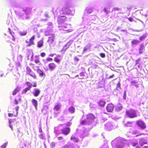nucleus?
<instances>
[{"instance_id": "obj_6", "label": "nucleus", "mask_w": 148, "mask_h": 148, "mask_svg": "<svg viewBox=\"0 0 148 148\" xmlns=\"http://www.w3.org/2000/svg\"><path fill=\"white\" fill-rule=\"evenodd\" d=\"M31 11V10L29 8H27L26 9H24L22 11L23 13L24 14H21L20 15V16L22 17L23 19H27V15L29 14Z\"/></svg>"}, {"instance_id": "obj_12", "label": "nucleus", "mask_w": 148, "mask_h": 148, "mask_svg": "<svg viewBox=\"0 0 148 148\" xmlns=\"http://www.w3.org/2000/svg\"><path fill=\"white\" fill-rule=\"evenodd\" d=\"M61 131L63 134L66 135H68L70 132V129L69 127H66L62 129Z\"/></svg>"}, {"instance_id": "obj_20", "label": "nucleus", "mask_w": 148, "mask_h": 148, "mask_svg": "<svg viewBox=\"0 0 148 148\" xmlns=\"http://www.w3.org/2000/svg\"><path fill=\"white\" fill-rule=\"evenodd\" d=\"M40 92V90L39 89L37 88H34L33 92V95L34 96L37 97L39 95Z\"/></svg>"}, {"instance_id": "obj_38", "label": "nucleus", "mask_w": 148, "mask_h": 148, "mask_svg": "<svg viewBox=\"0 0 148 148\" xmlns=\"http://www.w3.org/2000/svg\"><path fill=\"white\" fill-rule=\"evenodd\" d=\"M105 103V102L103 101H100L99 103V105L101 106H103Z\"/></svg>"}, {"instance_id": "obj_51", "label": "nucleus", "mask_w": 148, "mask_h": 148, "mask_svg": "<svg viewBox=\"0 0 148 148\" xmlns=\"http://www.w3.org/2000/svg\"><path fill=\"white\" fill-rule=\"evenodd\" d=\"M103 11L105 13L108 14V11L107 10L106 8H105L103 9Z\"/></svg>"}, {"instance_id": "obj_52", "label": "nucleus", "mask_w": 148, "mask_h": 148, "mask_svg": "<svg viewBox=\"0 0 148 148\" xmlns=\"http://www.w3.org/2000/svg\"><path fill=\"white\" fill-rule=\"evenodd\" d=\"M56 143L54 142H52L51 145V147H54L55 146Z\"/></svg>"}, {"instance_id": "obj_23", "label": "nucleus", "mask_w": 148, "mask_h": 148, "mask_svg": "<svg viewBox=\"0 0 148 148\" xmlns=\"http://www.w3.org/2000/svg\"><path fill=\"white\" fill-rule=\"evenodd\" d=\"M139 143L142 146L143 145L147 143V141L144 138H141L140 140Z\"/></svg>"}, {"instance_id": "obj_49", "label": "nucleus", "mask_w": 148, "mask_h": 148, "mask_svg": "<svg viewBox=\"0 0 148 148\" xmlns=\"http://www.w3.org/2000/svg\"><path fill=\"white\" fill-rule=\"evenodd\" d=\"M16 120V119H10L9 121V123H11L12 122H14Z\"/></svg>"}, {"instance_id": "obj_29", "label": "nucleus", "mask_w": 148, "mask_h": 148, "mask_svg": "<svg viewBox=\"0 0 148 148\" xmlns=\"http://www.w3.org/2000/svg\"><path fill=\"white\" fill-rule=\"evenodd\" d=\"M20 88L19 87H17L16 88L13 92V95H15L17 92L20 90Z\"/></svg>"}, {"instance_id": "obj_13", "label": "nucleus", "mask_w": 148, "mask_h": 148, "mask_svg": "<svg viewBox=\"0 0 148 148\" xmlns=\"http://www.w3.org/2000/svg\"><path fill=\"white\" fill-rule=\"evenodd\" d=\"M138 125L142 129H144L146 128V126L144 122L143 121L140 120L137 122Z\"/></svg>"}, {"instance_id": "obj_18", "label": "nucleus", "mask_w": 148, "mask_h": 148, "mask_svg": "<svg viewBox=\"0 0 148 148\" xmlns=\"http://www.w3.org/2000/svg\"><path fill=\"white\" fill-rule=\"evenodd\" d=\"M114 107V105L112 104H109L106 107L107 110L109 112H111L113 110Z\"/></svg>"}, {"instance_id": "obj_26", "label": "nucleus", "mask_w": 148, "mask_h": 148, "mask_svg": "<svg viewBox=\"0 0 148 148\" xmlns=\"http://www.w3.org/2000/svg\"><path fill=\"white\" fill-rule=\"evenodd\" d=\"M43 45V41L42 40L38 41L37 42V46L39 48L42 47Z\"/></svg>"}, {"instance_id": "obj_5", "label": "nucleus", "mask_w": 148, "mask_h": 148, "mask_svg": "<svg viewBox=\"0 0 148 148\" xmlns=\"http://www.w3.org/2000/svg\"><path fill=\"white\" fill-rule=\"evenodd\" d=\"M60 30H63L64 33L71 32L73 31L72 26L70 24H64L61 26H59Z\"/></svg>"}, {"instance_id": "obj_46", "label": "nucleus", "mask_w": 148, "mask_h": 148, "mask_svg": "<svg viewBox=\"0 0 148 148\" xmlns=\"http://www.w3.org/2000/svg\"><path fill=\"white\" fill-rule=\"evenodd\" d=\"M7 145V143H6L4 144L3 145L1 146V148H5Z\"/></svg>"}, {"instance_id": "obj_27", "label": "nucleus", "mask_w": 148, "mask_h": 148, "mask_svg": "<svg viewBox=\"0 0 148 148\" xmlns=\"http://www.w3.org/2000/svg\"><path fill=\"white\" fill-rule=\"evenodd\" d=\"M132 122L128 121L124 124V126L126 127H130L132 126Z\"/></svg>"}, {"instance_id": "obj_16", "label": "nucleus", "mask_w": 148, "mask_h": 148, "mask_svg": "<svg viewBox=\"0 0 148 148\" xmlns=\"http://www.w3.org/2000/svg\"><path fill=\"white\" fill-rule=\"evenodd\" d=\"M93 9L92 8H90L86 9L85 11L84 14V16H86V15L88 16V14H90L93 12Z\"/></svg>"}, {"instance_id": "obj_39", "label": "nucleus", "mask_w": 148, "mask_h": 148, "mask_svg": "<svg viewBox=\"0 0 148 148\" xmlns=\"http://www.w3.org/2000/svg\"><path fill=\"white\" fill-rule=\"evenodd\" d=\"M116 89L117 90H119L121 89V84H120V82L119 81L117 85Z\"/></svg>"}, {"instance_id": "obj_25", "label": "nucleus", "mask_w": 148, "mask_h": 148, "mask_svg": "<svg viewBox=\"0 0 148 148\" xmlns=\"http://www.w3.org/2000/svg\"><path fill=\"white\" fill-rule=\"evenodd\" d=\"M54 133L56 135V136H57L59 134H60L61 133L59 131L58 127H55Z\"/></svg>"}, {"instance_id": "obj_50", "label": "nucleus", "mask_w": 148, "mask_h": 148, "mask_svg": "<svg viewBox=\"0 0 148 148\" xmlns=\"http://www.w3.org/2000/svg\"><path fill=\"white\" fill-rule=\"evenodd\" d=\"M140 61V58H138V60H136L135 62V65H137L138 64L139 62Z\"/></svg>"}, {"instance_id": "obj_54", "label": "nucleus", "mask_w": 148, "mask_h": 148, "mask_svg": "<svg viewBox=\"0 0 148 148\" xmlns=\"http://www.w3.org/2000/svg\"><path fill=\"white\" fill-rule=\"evenodd\" d=\"M88 49V47H87V46H86L84 48L83 51V53H84Z\"/></svg>"}, {"instance_id": "obj_19", "label": "nucleus", "mask_w": 148, "mask_h": 148, "mask_svg": "<svg viewBox=\"0 0 148 148\" xmlns=\"http://www.w3.org/2000/svg\"><path fill=\"white\" fill-rule=\"evenodd\" d=\"M56 64L53 63H52L49 64L48 67L50 70L52 71L54 70L56 68Z\"/></svg>"}, {"instance_id": "obj_22", "label": "nucleus", "mask_w": 148, "mask_h": 148, "mask_svg": "<svg viewBox=\"0 0 148 148\" xmlns=\"http://www.w3.org/2000/svg\"><path fill=\"white\" fill-rule=\"evenodd\" d=\"M32 102L35 109L37 110L38 106V102L35 99H33L32 100Z\"/></svg>"}, {"instance_id": "obj_33", "label": "nucleus", "mask_w": 148, "mask_h": 148, "mask_svg": "<svg viewBox=\"0 0 148 148\" xmlns=\"http://www.w3.org/2000/svg\"><path fill=\"white\" fill-rule=\"evenodd\" d=\"M25 84L28 87V88H29V89L30 90L32 86V85L31 83L29 82H27L25 83Z\"/></svg>"}, {"instance_id": "obj_60", "label": "nucleus", "mask_w": 148, "mask_h": 148, "mask_svg": "<svg viewBox=\"0 0 148 148\" xmlns=\"http://www.w3.org/2000/svg\"><path fill=\"white\" fill-rule=\"evenodd\" d=\"M9 126L10 127L11 129L12 130H13V127L12 126V125L11 124V123H9Z\"/></svg>"}, {"instance_id": "obj_35", "label": "nucleus", "mask_w": 148, "mask_h": 148, "mask_svg": "<svg viewBox=\"0 0 148 148\" xmlns=\"http://www.w3.org/2000/svg\"><path fill=\"white\" fill-rule=\"evenodd\" d=\"M27 31H23L20 32L19 33L22 36H25L27 34Z\"/></svg>"}, {"instance_id": "obj_34", "label": "nucleus", "mask_w": 148, "mask_h": 148, "mask_svg": "<svg viewBox=\"0 0 148 148\" xmlns=\"http://www.w3.org/2000/svg\"><path fill=\"white\" fill-rule=\"evenodd\" d=\"M122 106L120 105H118L116 107V110L117 111H119L122 110Z\"/></svg>"}, {"instance_id": "obj_63", "label": "nucleus", "mask_w": 148, "mask_h": 148, "mask_svg": "<svg viewBox=\"0 0 148 148\" xmlns=\"http://www.w3.org/2000/svg\"><path fill=\"white\" fill-rule=\"evenodd\" d=\"M39 132H40V133H42V128H41V127H39Z\"/></svg>"}, {"instance_id": "obj_14", "label": "nucleus", "mask_w": 148, "mask_h": 148, "mask_svg": "<svg viewBox=\"0 0 148 148\" xmlns=\"http://www.w3.org/2000/svg\"><path fill=\"white\" fill-rule=\"evenodd\" d=\"M66 17L65 16L60 15L58 17V22L59 24L64 22L66 19Z\"/></svg>"}, {"instance_id": "obj_43", "label": "nucleus", "mask_w": 148, "mask_h": 148, "mask_svg": "<svg viewBox=\"0 0 148 148\" xmlns=\"http://www.w3.org/2000/svg\"><path fill=\"white\" fill-rule=\"evenodd\" d=\"M146 35L144 34L139 39L141 41L143 40L146 38Z\"/></svg>"}, {"instance_id": "obj_9", "label": "nucleus", "mask_w": 148, "mask_h": 148, "mask_svg": "<svg viewBox=\"0 0 148 148\" xmlns=\"http://www.w3.org/2000/svg\"><path fill=\"white\" fill-rule=\"evenodd\" d=\"M47 27V28L45 30L44 32V34H45V32L47 31L49 33H50V34H53V28L54 27L53 25V23L51 22H49L48 23Z\"/></svg>"}, {"instance_id": "obj_62", "label": "nucleus", "mask_w": 148, "mask_h": 148, "mask_svg": "<svg viewBox=\"0 0 148 148\" xmlns=\"http://www.w3.org/2000/svg\"><path fill=\"white\" fill-rule=\"evenodd\" d=\"M71 124V122H68L67 123V126H70Z\"/></svg>"}, {"instance_id": "obj_31", "label": "nucleus", "mask_w": 148, "mask_h": 148, "mask_svg": "<svg viewBox=\"0 0 148 148\" xmlns=\"http://www.w3.org/2000/svg\"><path fill=\"white\" fill-rule=\"evenodd\" d=\"M8 30H9V33L12 36V40H13V41L15 40V38H14V33L13 32H11L10 31V28H8Z\"/></svg>"}, {"instance_id": "obj_8", "label": "nucleus", "mask_w": 148, "mask_h": 148, "mask_svg": "<svg viewBox=\"0 0 148 148\" xmlns=\"http://www.w3.org/2000/svg\"><path fill=\"white\" fill-rule=\"evenodd\" d=\"M126 114L130 118H133L137 116L135 111L132 109L127 110Z\"/></svg>"}, {"instance_id": "obj_64", "label": "nucleus", "mask_w": 148, "mask_h": 148, "mask_svg": "<svg viewBox=\"0 0 148 148\" xmlns=\"http://www.w3.org/2000/svg\"><path fill=\"white\" fill-rule=\"evenodd\" d=\"M80 75L81 77L84 76V74L83 72H82L80 73Z\"/></svg>"}, {"instance_id": "obj_55", "label": "nucleus", "mask_w": 148, "mask_h": 148, "mask_svg": "<svg viewBox=\"0 0 148 148\" xmlns=\"http://www.w3.org/2000/svg\"><path fill=\"white\" fill-rule=\"evenodd\" d=\"M138 145V143H137V142L134 143H132V145L133 147L135 146H136V145Z\"/></svg>"}, {"instance_id": "obj_57", "label": "nucleus", "mask_w": 148, "mask_h": 148, "mask_svg": "<svg viewBox=\"0 0 148 148\" xmlns=\"http://www.w3.org/2000/svg\"><path fill=\"white\" fill-rule=\"evenodd\" d=\"M63 139V138L62 136L59 137L58 138V139L59 140H62Z\"/></svg>"}, {"instance_id": "obj_58", "label": "nucleus", "mask_w": 148, "mask_h": 148, "mask_svg": "<svg viewBox=\"0 0 148 148\" xmlns=\"http://www.w3.org/2000/svg\"><path fill=\"white\" fill-rule=\"evenodd\" d=\"M45 53H41L40 55L42 57H44L45 56Z\"/></svg>"}, {"instance_id": "obj_56", "label": "nucleus", "mask_w": 148, "mask_h": 148, "mask_svg": "<svg viewBox=\"0 0 148 148\" xmlns=\"http://www.w3.org/2000/svg\"><path fill=\"white\" fill-rule=\"evenodd\" d=\"M47 61H51L52 62L53 61V59L51 58H47Z\"/></svg>"}, {"instance_id": "obj_2", "label": "nucleus", "mask_w": 148, "mask_h": 148, "mask_svg": "<svg viewBox=\"0 0 148 148\" xmlns=\"http://www.w3.org/2000/svg\"><path fill=\"white\" fill-rule=\"evenodd\" d=\"M95 119V116L93 114H89L86 116V120L81 121V123L83 125H90L94 122Z\"/></svg>"}, {"instance_id": "obj_40", "label": "nucleus", "mask_w": 148, "mask_h": 148, "mask_svg": "<svg viewBox=\"0 0 148 148\" xmlns=\"http://www.w3.org/2000/svg\"><path fill=\"white\" fill-rule=\"evenodd\" d=\"M29 75H30L31 76L34 77V78H35L36 77V76L35 74L32 71L30 73Z\"/></svg>"}, {"instance_id": "obj_10", "label": "nucleus", "mask_w": 148, "mask_h": 148, "mask_svg": "<svg viewBox=\"0 0 148 148\" xmlns=\"http://www.w3.org/2000/svg\"><path fill=\"white\" fill-rule=\"evenodd\" d=\"M116 126L110 122H108L105 125V129L108 130L110 131L113 129L116 128Z\"/></svg>"}, {"instance_id": "obj_59", "label": "nucleus", "mask_w": 148, "mask_h": 148, "mask_svg": "<svg viewBox=\"0 0 148 148\" xmlns=\"http://www.w3.org/2000/svg\"><path fill=\"white\" fill-rule=\"evenodd\" d=\"M5 76L1 72H0V77H5Z\"/></svg>"}, {"instance_id": "obj_44", "label": "nucleus", "mask_w": 148, "mask_h": 148, "mask_svg": "<svg viewBox=\"0 0 148 148\" xmlns=\"http://www.w3.org/2000/svg\"><path fill=\"white\" fill-rule=\"evenodd\" d=\"M139 42L138 40H133L132 42V43L133 44H137Z\"/></svg>"}, {"instance_id": "obj_45", "label": "nucleus", "mask_w": 148, "mask_h": 148, "mask_svg": "<svg viewBox=\"0 0 148 148\" xmlns=\"http://www.w3.org/2000/svg\"><path fill=\"white\" fill-rule=\"evenodd\" d=\"M73 144L70 143H68L66 145L64 146L63 148H69V146L72 145Z\"/></svg>"}, {"instance_id": "obj_1", "label": "nucleus", "mask_w": 148, "mask_h": 148, "mask_svg": "<svg viewBox=\"0 0 148 148\" xmlns=\"http://www.w3.org/2000/svg\"><path fill=\"white\" fill-rule=\"evenodd\" d=\"M111 145L113 147L116 148H125L126 146H127L126 141L120 137L117 138L112 140Z\"/></svg>"}, {"instance_id": "obj_47", "label": "nucleus", "mask_w": 148, "mask_h": 148, "mask_svg": "<svg viewBox=\"0 0 148 148\" xmlns=\"http://www.w3.org/2000/svg\"><path fill=\"white\" fill-rule=\"evenodd\" d=\"M143 46H140V48L139 49V52L140 53H143Z\"/></svg>"}, {"instance_id": "obj_37", "label": "nucleus", "mask_w": 148, "mask_h": 148, "mask_svg": "<svg viewBox=\"0 0 148 148\" xmlns=\"http://www.w3.org/2000/svg\"><path fill=\"white\" fill-rule=\"evenodd\" d=\"M26 71L27 74H29L32 72V70L28 66H27L26 68Z\"/></svg>"}, {"instance_id": "obj_4", "label": "nucleus", "mask_w": 148, "mask_h": 148, "mask_svg": "<svg viewBox=\"0 0 148 148\" xmlns=\"http://www.w3.org/2000/svg\"><path fill=\"white\" fill-rule=\"evenodd\" d=\"M45 35L46 36H51L49 37L47 42L49 43L50 47H53L56 44L55 41V35L54 34H50L46 31L45 32Z\"/></svg>"}, {"instance_id": "obj_48", "label": "nucleus", "mask_w": 148, "mask_h": 148, "mask_svg": "<svg viewBox=\"0 0 148 148\" xmlns=\"http://www.w3.org/2000/svg\"><path fill=\"white\" fill-rule=\"evenodd\" d=\"M19 109V107L18 106H16L15 108V110L16 111V115L17 116L18 114V111Z\"/></svg>"}, {"instance_id": "obj_41", "label": "nucleus", "mask_w": 148, "mask_h": 148, "mask_svg": "<svg viewBox=\"0 0 148 148\" xmlns=\"http://www.w3.org/2000/svg\"><path fill=\"white\" fill-rule=\"evenodd\" d=\"M138 82L137 81H132L131 82L130 85L132 86H134L138 83Z\"/></svg>"}, {"instance_id": "obj_53", "label": "nucleus", "mask_w": 148, "mask_h": 148, "mask_svg": "<svg viewBox=\"0 0 148 148\" xmlns=\"http://www.w3.org/2000/svg\"><path fill=\"white\" fill-rule=\"evenodd\" d=\"M100 56L103 58H105V55L104 53H101L100 54Z\"/></svg>"}, {"instance_id": "obj_3", "label": "nucleus", "mask_w": 148, "mask_h": 148, "mask_svg": "<svg viewBox=\"0 0 148 148\" xmlns=\"http://www.w3.org/2000/svg\"><path fill=\"white\" fill-rule=\"evenodd\" d=\"M97 16L95 15H86L82 17L83 23L84 25H87L89 24L92 21H95Z\"/></svg>"}, {"instance_id": "obj_30", "label": "nucleus", "mask_w": 148, "mask_h": 148, "mask_svg": "<svg viewBox=\"0 0 148 148\" xmlns=\"http://www.w3.org/2000/svg\"><path fill=\"white\" fill-rule=\"evenodd\" d=\"M34 60L35 62L36 63L38 64H39L40 61L39 58L37 56H35V57Z\"/></svg>"}, {"instance_id": "obj_28", "label": "nucleus", "mask_w": 148, "mask_h": 148, "mask_svg": "<svg viewBox=\"0 0 148 148\" xmlns=\"http://www.w3.org/2000/svg\"><path fill=\"white\" fill-rule=\"evenodd\" d=\"M75 108L73 106H71L69 109V112L71 113H74L75 112Z\"/></svg>"}, {"instance_id": "obj_61", "label": "nucleus", "mask_w": 148, "mask_h": 148, "mask_svg": "<svg viewBox=\"0 0 148 148\" xmlns=\"http://www.w3.org/2000/svg\"><path fill=\"white\" fill-rule=\"evenodd\" d=\"M14 103L15 104L17 105L18 103V101L16 99H15L14 101Z\"/></svg>"}, {"instance_id": "obj_24", "label": "nucleus", "mask_w": 148, "mask_h": 148, "mask_svg": "<svg viewBox=\"0 0 148 148\" xmlns=\"http://www.w3.org/2000/svg\"><path fill=\"white\" fill-rule=\"evenodd\" d=\"M38 72L39 75L40 76L42 77H45V74L43 71L40 70H38Z\"/></svg>"}, {"instance_id": "obj_17", "label": "nucleus", "mask_w": 148, "mask_h": 148, "mask_svg": "<svg viewBox=\"0 0 148 148\" xmlns=\"http://www.w3.org/2000/svg\"><path fill=\"white\" fill-rule=\"evenodd\" d=\"M35 38V36H33L29 39V42L26 41V42L28 44L27 46H30L34 44V40Z\"/></svg>"}, {"instance_id": "obj_42", "label": "nucleus", "mask_w": 148, "mask_h": 148, "mask_svg": "<svg viewBox=\"0 0 148 148\" xmlns=\"http://www.w3.org/2000/svg\"><path fill=\"white\" fill-rule=\"evenodd\" d=\"M30 90L28 88H26L25 89L23 90L22 92V94H25L28 91Z\"/></svg>"}, {"instance_id": "obj_7", "label": "nucleus", "mask_w": 148, "mask_h": 148, "mask_svg": "<svg viewBox=\"0 0 148 148\" xmlns=\"http://www.w3.org/2000/svg\"><path fill=\"white\" fill-rule=\"evenodd\" d=\"M61 105L60 103H58L55 105L53 108L54 113L55 116H57V114L60 113Z\"/></svg>"}, {"instance_id": "obj_21", "label": "nucleus", "mask_w": 148, "mask_h": 148, "mask_svg": "<svg viewBox=\"0 0 148 148\" xmlns=\"http://www.w3.org/2000/svg\"><path fill=\"white\" fill-rule=\"evenodd\" d=\"M62 58V57L60 55H57V56L54 58V61L58 63H59L60 62Z\"/></svg>"}, {"instance_id": "obj_36", "label": "nucleus", "mask_w": 148, "mask_h": 148, "mask_svg": "<svg viewBox=\"0 0 148 148\" xmlns=\"http://www.w3.org/2000/svg\"><path fill=\"white\" fill-rule=\"evenodd\" d=\"M71 139L73 140L76 142H77L78 141V139L77 138L75 137L73 135L71 136Z\"/></svg>"}, {"instance_id": "obj_15", "label": "nucleus", "mask_w": 148, "mask_h": 148, "mask_svg": "<svg viewBox=\"0 0 148 148\" xmlns=\"http://www.w3.org/2000/svg\"><path fill=\"white\" fill-rule=\"evenodd\" d=\"M62 13L65 14H69L71 12V10L67 7L63 8L62 9Z\"/></svg>"}, {"instance_id": "obj_32", "label": "nucleus", "mask_w": 148, "mask_h": 148, "mask_svg": "<svg viewBox=\"0 0 148 148\" xmlns=\"http://www.w3.org/2000/svg\"><path fill=\"white\" fill-rule=\"evenodd\" d=\"M39 137L41 139H45V138L44 136V134L43 133H40V134L39 135Z\"/></svg>"}, {"instance_id": "obj_11", "label": "nucleus", "mask_w": 148, "mask_h": 148, "mask_svg": "<svg viewBox=\"0 0 148 148\" xmlns=\"http://www.w3.org/2000/svg\"><path fill=\"white\" fill-rule=\"evenodd\" d=\"M73 40H71L68 42L65 45L63 48L60 51L62 53H64L66 50L67 49L71 44L73 43Z\"/></svg>"}]
</instances>
